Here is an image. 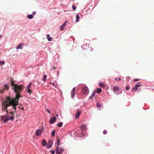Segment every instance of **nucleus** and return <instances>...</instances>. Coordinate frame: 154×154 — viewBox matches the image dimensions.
Masks as SVG:
<instances>
[{"label":"nucleus","instance_id":"nucleus-1","mask_svg":"<svg viewBox=\"0 0 154 154\" xmlns=\"http://www.w3.org/2000/svg\"><path fill=\"white\" fill-rule=\"evenodd\" d=\"M24 88V87L23 85H17L14 89L15 93V98L8 97L4 101V103L8 104V105L12 104H13L14 108H15V105H18V101L19 100V98L22 97L20 93L23 90Z\"/></svg>","mask_w":154,"mask_h":154},{"label":"nucleus","instance_id":"nucleus-2","mask_svg":"<svg viewBox=\"0 0 154 154\" xmlns=\"http://www.w3.org/2000/svg\"><path fill=\"white\" fill-rule=\"evenodd\" d=\"M11 105L12 106L14 109L16 110V106L15 105V108H14L13 104H12L8 105V104H4V101L2 102V111H4L6 113V114L3 116H0L1 120L4 122L5 123L8 121L9 120H13L14 119V113L13 112H9L8 110L7 109V107Z\"/></svg>","mask_w":154,"mask_h":154},{"label":"nucleus","instance_id":"nucleus-3","mask_svg":"<svg viewBox=\"0 0 154 154\" xmlns=\"http://www.w3.org/2000/svg\"><path fill=\"white\" fill-rule=\"evenodd\" d=\"M32 83H30L27 87L26 88V91L29 94H30L32 92V90L31 89Z\"/></svg>","mask_w":154,"mask_h":154},{"label":"nucleus","instance_id":"nucleus-4","mask_svg":"<svg viewBox=\"0 0 154 154\" xmlns=\"http://www.w3.org/2000/svg\"><path fill=\"white\" fill-rule=\"evenodd\" d=\"M113 91L116 94H119L121 93V91H120V89L119 87L115 86L113 88Z\"/></svg>","mask_w":154,"mask_h":154},{"label":"nucleus","instance_id":"nucleus-5","mask_svg":"<svg viewBox=\"0 0 154 154\" xmlns=\"http://www.w3.org/2000/svg\"><path fill=\"white\" fill-rule=\"evenodd\" d=\"M89 92V90L87 87H84L82 88V92L83 94H87Z\"/></svg>","mask_w":154,"mask_h":154},{"label":"nucleus","instance_id":"nucleus-6","mask_svg":"<svg viewBox=\"0 0 154 154\" xmlns=\"http://www.w3.org/2000/svg\"><path fill=\"white\" fill-rule=\"evenodd\" d=\"M58 146H57L56 149V152L57 154H62V152L63 151V149L62 148H58Z\"/></svg>","mask_w":154,"mask_h":154},{"label":"nucleus","instance_id":"nucleus-7","mask_svg":"<svg viewBox=\"0 0 154 154\" xmlns=\"http://www.w3.org/2000/svg\"><path fill=\"white\" fill-rule=\"evenodd\" d=\"M44 130L42 129V130L39 129L37 130L35 132V134L37 136L40 135L42 133V131H43Z\"/></svg>","mask_w":154,"mask_h":154},{"label":"nucleus","instance_id":"nucleus-8","mask_svg":"<svg viewBox=\"0 0 154 154\" xmlns=\"http://www.w3.org/2000/svg\"><path fill=\"white\" fill-rule=\"evenodd\" d=\"M11 83L10 84H11V85L12 86L14 87V88L17 85V84H14L15 82L13 79H11Z\"/></svg>","mask_w":154,"mask_h":154},{"label":"nucleus","instance_id":"nucleus-9","mask_svg":"<svg viewBox=\"0 0 154 154\" xmlns=\"http://www.w3.org/2000/svg\"><path fill=\"white\" fill-rule=\"evenodd\" d=\"M56 120V119L55 117H54L52 118L50 120V122L51 124H52Z\"/></svg>","mask_w":154,"mask_h":154},{"label":"nucleus","instance_id":"nucleus-10","mask_svg":"<svg viewBox=\"0 0 154 154\" xmlns=\"http://www.w3.org/2000/svg\"><path fill=\"white\" fill-rule=\"evenodd\" d=\"M82 112V111L80 110H78L76 112V115L75 117L77 118H78Z\"/></svg>","mask_w":154,"mask_h":154},{"label":"nucleus","instance_id":"nucleus-11","mask_svg":"<svg viewBox=\"0 0 154 154\" xmlns=\"http://www.w3.org/2000/svg\"><path fill=\"white\" fill-rule=\"evenodd\" d=\"M5 89L8 90L9 88V85L8 84H4Z\"/></svg>","mask_w":154,"mask_h":154},{"label":"nucleus","instance_id":"nucleus-12","mask_svg":"<svg viewBox=\"0 0 154 154\" xmlns=\"http://www.w3.org/2000/svg\"><path fill=\"white\" fill-rule=\"evenodd\" d=\"M52 142L50 140L47 145L48 147L49 148L51 147L52 146Z\"/></svg>","mask_w":154,"mask_h":154},{"label":"nucleus","instance_id":"nucleus-13","mask_svg":"<svg viewBox=\"0 0 154 154\" xmlns=\"http://www.w3.org/2000/svg\"><path fill=\"white\" fill-rule=\"evenodd\" d=\"M47 39H48V40L49 41H51L52 40V38L50 36V35H49V34H48L47 35Z\"/></svg>","mask_w":154,"mask_h":154},{"label":"nucleus","instance_id":"nucleus-14","mask_svg":"<svg viewBox=\"0 0 154 154\" xmlns=\"http://www.w3.org/2000/svg\"><path fill=\"white\" fill-rule=\"evenodd\" d=\"M22 46L23 45H22V44H20L17 47L16 49H22Z\"/></svg>","mask_w":154,"mask_h":154},{"label":"nucleus","instance_id":"nucleus-15","mask_svg":"<svg viewBox=\"0 0 154 154\" xmlns=\"http://www.w3.org/2000/svg\"><path fill=\"white\" fill-rule=\"evenodd\" d=\"M27 17L28 19H32L33 18V15H27Z\"/></svg>","mask_w":154,"mask_h":154},{"label":"nucleus","instance_id":"nucleus-16","mask_svg":"<svg viewBox=\"0 0 154 154\" xmlns=\"http://www.w3.org/2000/svg\"><path fill=\"white\" fill-rule=\"evenodd\" d=\"M102 91V89L100 88H98L97 89L96 92L97 93L99 94L101 93Z\"/></svg>","mask_w":154,"mask_h":154},{"label":"nucleus","instance_id":"nucleus-17","mask_svg":"<svg viewBox=\"0 0 154 154\" xmlns=\"http://www.w3.org/2000/svg\"><path fill=\"white\" fill-rule=\"evenodd\" d=\"M80 17L78 14H77L76 16V22H78L79 21Z\"/></svg>","mask_w":154,"mask_h":154},{"label":"nucleus","instance_id":"nucleus-18","mask_svg":"<svg viewBox=\"0 0 154 154\" xmlns=\"http://www.w3.org/2000/svg\"><path fill=\"white\" fill-rule=\"evenodd\" d=\"M47 143L45 140H43L42 141V145L43 146H45L46 145Z\"/></svg>","mask_w":154,"mask_h":154},{"label":"nucleus","instance_id":"nucleus-19","mask_svg":"<svg viewBox=\"0 0 154 154\" xmlns=\"http://www.w3.org/2000/svg\"><path fill=\"white\" fill-rule=\"evenodd\" d=\"M47 76L46 75H43V81L44 82H45L46 81V79L47 78Z\"/></svg>","mask_w":154,"mask_h":154},{"label":"nucleus","instance_id":"nucleus-20","mask_svg":"<svg viewBox=\"0 0 154 154\" xmlns=\"http://www.w3.org/2000/svg\"><path fill=\"white\" fill-rule=\"evenodd\" d=\"M86 128V126L85 125H82L81 126V128L83 130H84Z\"/></svg>","mask_w":154,"mask_h":154},{"label":"nucleus","instance_id":"nucleus-21","mask_svg":"<svg viewBox=\"0 0 154 154\" xmlns=\"http://www.w3.org/2000/svg\"><path fill=\"white\" fill-rule=\"evenodd\" d=\"M64 27L61 25L60 27V31H62L64 29Z\"/></svg>","mask_w":154,"mask_h":154},{"label":"nucleus","instance_id":"nucleus-22","mask_svg":"<svg viewBox=\"0 0 154 154\" xmlns=\"http://www.w3.org/2000/svg\"><path fill=\"white\" fill-rule=\"evenodd\" d=\"M135 85L136 86H137V87H140L141 86V84L140 83V82H138L137 83V84L136 85Z\"/></svg>","mask_w":154,"mask_h":154},{"label":"nucleus","instance_id":"nucleus-23","mask_svg":"<svg viewBox=\"0 0 154 154\" xmlns=\"http://www.w3.org/2000/svg\"><path fill=\"white\" fill-rule=\"evenodd\" d=\"M62 125L63 123L61 122H60L58 124L57 126L59 127H61L62 126Z\"/></svg>","mask_w":154,"mask_h":154},{"label":"nucleus","instance_id":"nucleus-24","mask_svg":"<svg viewBox=\"0 0 154 154\" xmlns=\"http://www.w3.org/2000/svg\"><path fill=\"white\" fill-rule=\"evenodd\" d=\"M95 94H96V92H95V91H94V92L92 94L91 96L90 97V98H91V97H94Z\"/></svg>","mask_w":154,"mask_h":154},{"label":"nucleus","instance_id":"nucleus-25","mask_svg":"<svg viewBox=\"0 0 154 154\" xmlns=\"http://www.w3.org/2000/svg\"><path fill=\"white\" fill-rule=\"evenodd\" d=\"M55 130H53L51 133V136L52 137H54L55 135Z\"/></svg>","mask_w":154,"mask_h":154},{"label":"nucleus","instance_id":"nucleus-26","mask_svg":"<svg viewBox=\"0 0 154 154\" xmlns=\"http://www.w3.org/2000/svg\"><path fill=\"white\" fill-rule=\"evenodd\" d=\"M99 85L100 87H105V85L102 83H99Z\"/></svg>","mask_w":154,"mask_h":154},{"label":"nucleus","instance_id":"nucleus-27","mask_svg":"<svg viewBox=\"0 0 154 154\" xmlns=\"http://www.w3.org/2000/svg\"><path fill=\"white\" fill-rule=\"evenodd\" d=\"M75 92L71 91V96L72 98H73L74 96Z\"/></svg>","mask_w":154,"mask_h":154},{"label":"nucleus","instance_id":"nucleus-28","mask_svg":"<svg viewBox=\"0 0 154 154\" xmlns=\"http://www.w3.org/2000/svg\"><path fill=\"white\" fill-rule=\"evenodd\" d=\"M5 89L4 88H3L2 89H1L0 90V93H3L4 92V91Z\"/></svg>","mask_w":154,"mask_h":154},{"label":"nucleus","instance_id":"nucleus-29","mask_svg":"<svg viewBox=\"0 0 154 154\" xmlns=\"http://www.w3.org/2000/svg\"><path fill=\"white\" fill-rule=\"evenodd\" d=\"M96 105H97V107L98 108H100V107H101V105L100 104H99L98 103H97Z\"/></svg>","mask_w":154,"mask_h":154},{"label":"nucleus","instance_id":"nucleus-30","mask_svg":"<svg viewBox=\"0 0 154 154\" xmlns=\"http://www.w3.org/2000/svg\"><path fill=\"white\" fill-rule=\"evenodd\" d=\"M138 88V87L136 86L135 85L134 88H133L132 89L133 90H135V91H136L137 90Z\"/></svg>","mask_w":154,"mask_h":154},{"label":"nucleus","instance_id":"nucleus-31","mask_svg":"<svg viewBox=\"0 0 154 154\" xmlns=\"http://www.w3.org/2000/svg\"><path fill=\"white\" fill-rule=\"evenodd\" d=\"M5 63V62L4 61H0V64L1 65H2V64H4Z\"/></svg>","mask_w":154,"mask_h":154},{"label":"nucleus","instance_id":"nucleus-32","mask_svg":"<svg viewBox=\"0 0 154 154\" xmlns=\"http://www.w3.org/2000/svg\"><path fill=\"white\" fill-rule=\"evenodd\" d=\"M67 21H65L62 25V26H64V27H65L66 25V23H67Z\"/></svg>","mask_w":154,"mask_h":154},{"label":"nucleus","instance_id":"nucleus-33","mask_svg":"<svg viewBox=\"0 0 154 154\" xmlns=\"http://www.w3.org/2000/svg\"><path fill=\"white\" fill-rule=\"evenodd\" d=\"M49 83L50 84H51V85H52L53 86L55 87L56 88V86H55V84H54V82L51 83V82H49Z\"/></svg>","mask_w":154,"mask_h":154},{"label":"nucleus","instance_id":"nucleus-34","mask_svg":"<svg viewBox=\"0 0 154 154\" xmlns=\"http://www.w3.org/2000/svg\"><path fill=\"white\" fill-rule=\"evenodd\" d=\"M60 141V140L59 139H58V140L57 141V146L59 145V142Z\"/></svg>","mask_w":154,"mask_h":154},{"label":"nucleus","instance_id":"nucleus-35","mask_svg":"<svg viewBox=\"0 0 154 154\" xmlns=\"http://www.w3.org/2000/svg\"><path fill=\"white\" fill-rule=\"evenodd\" d=\"M107 133V131L106 130H104L103 131V134H106Z\"/></svg>","mask_w":154,"mask_h":154},{"label":"nucleus","instance_id":"nucleus-36","mask_svg":"<svg viewBox=\"0 0 154 154\" xmlns=\"http://www.w3.org/2000/svg\"><path fill=\"white\" fill-rule=\"evenodd\" d=\"M75 87H74L73 88V89H72V91H71L75 92Z\"/></svg>","mask_w":154,"mask_h":154},{"label":"nucleus","instance_id":"nucleus-37","mask_svg":"<svg viewBox=\"0 0 154 154\" xmlns=\"http://www.w3.org/2000/svg\"><path fill=\"white\" fill-rule=\"evenodd\" d=\"M72 7L73 10L75 11L76 9V7L75 6L73 5L72 6Z\"/></svg>","mask_w":154,"mask_h":154},{"label":"nucleus","instance_id":"nucleus-38","mask_svg":"<svg viewBox=\"0 0 154 154\" xmlns=\"http://www.w3.org/2000/svg\"><path fill=\"white\" fill-rule=\"evenodd\" d=\"M52 154H54V150H51L50 151Z\"/></svg>","mask_w":154,"mask_h":154},{"label":"nucleus","instance_id":"nucleus-39","mask_svg":"<svg viewBox=\"0 0 154 154\" xmlns=\"http://www.w3.org/2000/svg\"><path fill=\"white\" fill-rule=\"evenodd\" d=\"M139 80H140V79H134V82H136V81H139Z\"/></svg>","mask_w":154,"mask_h":154},{"label":"nucleus","instance_id":"nucleus-40","mask_svg":"<svg viewBox=\"0 0 154 154\" xmlns=\"http://www.w3.org/2000/svg\"><path fill=\"white\" fill-rule=\"evenodd\" d=\"M130 88V87H128V86H127L126 88V89L127 90H129Z\"/></svg>","mask_w":154,"mask_h":154},{"label":"nucleus","instance_id":"nucleus-41","mask_svg":"<svg viewBox=\"0 0 154 154\" xmlns=\"http://www.w3.org/2000/svg\"><path fill=\"white\" fill-rule=\"evenodd\" d=\"M46 110L47 111V112H48L49 113H50V112L49 111V110L48 109H46Z\"/></svg>","mask_w":154,"mask_h":154},{"label":"nucleus","instance_id":"nucleus-42","mask_svg":"<svg viewBox=\"0 0 154 154\" xmlns=\"http://www.w3.org/2000/svg\"><path fill=\"white\" fill-rule=\"evenodd\" d=\"M121 79L120 78H118V81H121Z\"/></svg>","mask_w":154,"mask_h":154},{"label":"nucleus","instance_id":"nucleus-43","mask_svg":"<svg viewBox=\"0 0 154 154\" xmlns=\"http://www.w3.org/2000/svg\"><path fill=\"white\" fill-rule=\"evenodd\" d=\"M33 14H35V11L33 12Z\"/></svg>","mask_w":154,"mask_h":154},{"label":"nucleus","instance_id":"nucleus-44","mask_svg":"<svg viewBox=\"0 0 154 154\" xmlns=\"http://www.w3.org/2000/svg\"><path fill=\"white\" fill-rule=\"evenodd\" d=\"M115 80H116V81H117V78H115Z\"/></svg>","mask_w":154,"mask_h":154},{"label":"nucleus","instance_id":"nucleus-45","mask_svg":"<svg viewBox=\"0 0 154 154\" xmlns=\"http://www.w3.org/2000/svg\"><path fill=\"white\" fill-rule=\"evenodd\" d=\"M55 69V67L54 66V69Z\"/></svg>","mask_w":154,"mask_h":154},{"label":"nucleus","instance_id":"nucleus-46","mask_svg":"<svg viewBox=\"0 0 154 154\" xmlns=\"http://www.w3.org/2000/svg\"><path fill=\"white\" fill-rule=\"evenodd\" d=\"M59 74V72H58V73H57V75H58Z\"/></svg>","mask_w":154,"mask_h":154},{"label":"nucleus","instance_id":"nucleus-47","mask_svg":"<svg viewBox=\"0 0 154 154\" xmlns=\"http://www.w3.org/2000/svg\"><path fill=\"white\" fill-rule=\"evenodd\" d=\"M2 37V35H0V37Z\"/></svg>","mask_w":154,"mask_h":154}]
</instances>
